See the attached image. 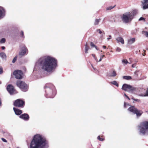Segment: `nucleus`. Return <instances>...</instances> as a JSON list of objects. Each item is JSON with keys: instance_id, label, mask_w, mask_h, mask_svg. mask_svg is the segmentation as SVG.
<instances>
[{"instance_id": "obj_1", "label": "nucleus", "mask_w": 148, "mask_h": 148, "mask_svg": "<svg viewBox=\"0 0 148 148\" xmlns=\"http://www.w3.org/2000/svg\"><path fill=\"white\" fill-rule=\"evenodd\" d=\"M57 65V60L55 58L51 56H46L38 60L33 71L38 72L42 71L51 73L56 69Z\"/></svg>"}, {"instance_id": "obj_2", "label": "nucleus", "mask_w": 148, "mask_h": 148, "mask_svg": "<svg viewBox=\"0 0 148 148\" xmlns=\"http://www.w3.org/2000/svg\"><path fill=\"white\" fill-rule=\"evenodd\" d=\"M49 143L42 135L37 134L34 135L30 145L29 148H48Z\"/></svg>"}, {"instance_id": "obj_3", "label": "nucleus", "mask_w": 148, "mask_h": 148, "mask_svg": "<svg viewBox=\"0 0 148 148\" xmlns=\"http://www.w3.org/2000/svg\"><path fill=\"white\" fill-rule=\"evenodd\" d=\"M139 134L144 135L148 134V122L145 121L141 123L138 127Z\"/></svg>"}, {"instance_id": "obj_4", "label": "nucleus", "mask_w": 148, "mask_h": 148, "mask_svg": "<svg viewBox=\"0 0 148 148\" xmlns=\"http://www.w3.org/2000/svg\"><path fill=\"white\" fill-rule=\"evenodd\" d=\"M46 95L48 96V97L53 98L56 94V90L54 87L52 86L51 88L48 85L45 86Z\"/></svg>"}, {"instance_id": "obj_5", "label": "nucleus", "mask_w": 148, "mask_h": 148, "mask_svg": "<svg viewBox=\"0 0 148 148\" xmlns=\"http://www.w3.org/2000/svg\"><path fill=\"white\" fill-rule=\"evenodd\" d=\"M121 18L122 21L125 23H127L132 20V16L130 12H127L123 14L121 16Z\"/></svg>"}, {"instance_id": "obj_6", "label": "nucleus", "mask_w": 148, "mask_h": 148, "mask_svg": "<svg viewBox=\"0 0 148 148\" xmlns=\"http://www.w3.org/2000/svg\"><path fill=\"white\" fill-rule=\"evenodd\" d=\"M16 84L17 86L22 91H26L27 90V85L24 82L19 80L16 82Z\"/></svg>"}, {"instance_id": "obj_7", "label": "nucleus", "mask_w": 148, "mask_h": 148, "mask_svg": "<svg viewBox=\"0 0 148 148\" xmlns=\"http://www.w3.org/2000/svg\"><path fill=\"white\" fill-rule=\"evenodd\" d=\"M128 110L134 114H136L137 116H140L143 113L142 111L138 110L134 106H131L129 107Z\"/></svg>"}, {"instance_id": "obj_8", "label": "nucleus", "mask_w": 148, "mask_h": 148, "mask_svg": "<svg viewBox=\"0 0 148 148\" xmlns=\"http://www.w3.org/2000/svg\"><path fill=\"white\" fill-rule=\"evenodd\" d=\"M122 89L125 91L132 92L136 91V88L125 84L123 85Z\"/></svg>"}, {"instance_id": "obj_9", "label": "nucleus", "mask_w": 148, "mask_h": 148, "mask_svg": "<svg viewBox=\"0 0 148 148\" xmlns=\"http://www.w3.org/2000/svg\"><path fill=\"white\" fill-rule=\"evenodd\" d=\"M28 53V50L27 48L25 46L22 47L19 53V56L20 57H22L27 55Z\"/></svg>"}, {"instance_id": "obj_10", "label": "nucleus", "mask_w": 148, "mask_h": 148, "mask_svg": "<svg viewBox=\"0 0 148 148\" xmlns=\"http://www.w3.org/2000/svg\"><path fill=\"white\" fill-rule=\"evenodd\" d=\"M13 75L17 79H21L22 78L23 73L20 70H17L14 71L13 72Z\"/></svg>"}, {"instance_id": "obj_11", "label": "nucleus", "mask_w": 148, "mask_h": 148, "mask_svg": "<svg viewBox=\"0 0 148 148\" xmlns=\"http://www.w3.org/2000/svg\"><path fill=\"white\" fill-rule=\"evenodd\" d=\"M24 103V102L23 101L20 99H18L15 101L14 105L16 107H21L23 105Z\"/></svg>"}, {"instance_id": "obj_12", "label": "nucleus", "mask_w": 148, "mask_h": 148, "mask_svg": "<svg viewBox=\"0 0 148 148\" xmlns=\"http://www.w3.org/2000/svg\"><path fill=\"white\" fill-rule=\"evenodd\" d=\"M7 89L8 91L11 95H12L16 93L15 91L14 87L12 85H8L7 86Z\"/></svg>"}, {"instance_id": "obj_13", "label": "nucleus", "mask_w": 148, "mask_h": 148, "mask_svg": "<svg viewBox=\"0 0 148 148\" xmlns=\"http://www.w3.org/2000/svg\"><path fill=\"white\" fill-rule=\"evenodd\" d=\"M5 13L6 11L4 8L0 6V19L5 16Z\"/></svg>"}, {"instance_id": "obj_14", "label": "nucleus", "mask_w": 148, "mask_h": 148, "mask_svg": "<svg viewBox=\"0 0 148 148\" xmlns=\"http://www.w3.org/2000/svg\"><path fill=\"white\" fill-rule=\"evenodd\" d=\"M141 2L143 10L148 9V0H143Z\"/></svg>"}, {"instance_id": "obj_15", "label": "nucleus", "mask_w": 148, "mask_h": 148, "mask_svg": "<svg viewBox=\"0 0 148 148\" xmlns=\"http://www.w3.org/2000/svg\"><path fill=\"white\" fill-rule=\"evenodd\" d=\"M19 117L25 121H28L29 119V116L27 114H21L19 116Z\"/></svg>"}, {"instance_id": "obj_16", "label": "nucleus", "mask_w": 148, "mask_h": 148, "mask_svg": "<svg viewBox=\"0 0 148 148\" xmlns=\"http://www.w3.org/2000/svg\"><path fill=\"white\" fill-rule=\"evenodd\" d=\"M116 40L118 43L121 42L122 44H124V40L123 38L121 37H118L116 38Z\"/></svg>"}, {"instance_id": "obj_17", "label": "nucleus", "mask_w": 148, "mask_h": 148, "mask_svg": "<svg viewBox=\"0 0 148 148\" xmlns=\"http://www.w3.org/2000/svg\"><path fill=\"white\" fill-rule=\"evenodd\" d=\"M13 110L15 114L16 115H20L22 112L21 110L15 108H13Z\"/></svg>"}, {"instance_id": "obj_18", "label": "nucleus", "mask_w": 148, "mask_h": 148, "mask_svg": "<svg viewBox=\"0 0 148 148\" xmlns=\"http://www.w3.org/2000/svg\"><path fill=\"white\" fill-rule=\"evenodd\" d=\"M135 41V38H131L128 39L127 44L129 45H131Z\"/></svg>"}, {"instance_id": "obj_19", "label": "nucleus", "mask_w": 148, "mask_h": 148, "mask_svg": "<svg viewBox=\"0 0 148 148\" xmlns=\"http://www.w3.org/2000/svg\"><path fill=\"white\" fill-rule=\"evenodd\" d=\"M0 57L2 58V59L5 60L6 59L7 57L6 54L3 52L0 53Z\"/></svg>"}, {"instance_id": "obj_20", "label": "nucleus", "mask_w": 148, "mask_h": 148, "mask_svg": "<svg viewBox=\"0 0 148 148\" xmlns=\"http://www.w3.org/2000/svg\"><path fill=\"white\" fill-rule=\"evenodd\" d=\"M97 31L98 32H99V33L100 34H101V36H100V38H102L103 36V35L105 34L104 32L103 31H101V30L100 29H98L97 30Z\"/></svg>"}, {"instance_id": "obj_21", "label": "nucleus", "mask_w": 148, "mask_h": 148, "mask_svg": "<svg viewBox=\"0 0 148 148\" xmlns=\"http://www.w3.org/2000/svg\"><path fill=\"white\" fill-rule=\"evenodd\" d=\"M138 11L137 10H133L132 12H130V13L132 14V18H133L134 16L135 15L137 14L138 13Z\"/></svg>"}, {"instance_id": "obj_22", "label": "nucleus", "mask_w": 148, "mask_h": 148, "mask_svg": "<svg viewBox=\"0 0 148 148\" xmlns=\"http://www.w3.org/2000/svg\"><path fill=\"white\" fill-rule=\"evenodd\" d=\"M116 75V72L113 71L110 74L109 76L110 77H114Z\"/></svg>"}, {"instance_id": "obj_23", "label": "nucleus", "mask_w": 148, "mask_h": 148, "mask_svg": "<svg viewBox=\"0 0 148 148\" xmlns=\"http://www.w3.org/2000/svg\"><path fill=\"white\" fill-rule=\"evenodd\" d=\"M89 47L88 46V45L87 44V43H86L85 45V53H88V50L89 49Z\"/></svg>"}, {"instance_id": "obj_24", "label": "nucleus", "mask_w": 148, "mask_h": 148, "mask_svg": "<svg viewBox=\"0 0 148 148\" xmlns=\"http://www.w3.org/2000/svg\"><path fill=\"white\" fill-rule=\"evenodd\" d=\"M123 78L127 80H130L132 78L130 76H124L123 77Z\"/></svg>"}, {"instance_id": "obj_25", "label": "nucleus", "mask_w": 148, "mask_h": 148, "mask_svg": "<svg viewBox=\"0 0 148 148\" xmlns=\"http://www.w3.org/2000/svg\"><path fill=\"white\" fill-rule=\"evenodd\" d=\"M111 83L112 84L115 85L117 87H118L119 86L118 84L117 83V82L116 81H114L112 82H111Z\"/></svg>"}, {"instance_id": "obj_26", "label": "nucleus", "mask_w": 148, "mask_h": 148, "mask_svg": "<svg viewBox=\"0 0 148 148\" xmlns=\"http://www.w3.org/2000/svg\"><path fill=\"white\" fill-rule=\"evenodd\" d=\"M5 42V39L4 38H3L0 40V42L1 43H4Z\"/></svg>"}, {"instance_id": "obj_27", "label": "nucleus", "mask_w": 148, "mask_h": 148, "mask_svg": "<svg viewBox=\"0 0 148 148\" xmlns=\"http://www.w3.org/2000/svg\"><path fill=\"white\" fill-rule=\"evenodd\" d=\"M100 20V19H96L95 21V22H94V25H98L99 22Z\"/></svg>"}, {"instance_id": "obj_28", "label": "nucleus", "mask_w": 148, "mask_h": 148, "mask_svg": "<svg viewBox=\"0 0 148 148\" xmlns=\"http://www.w3.org/2000/svg\"><path fill=\"white\" fill-rule=\"evenodd\" d=\"M130 105L128 103H126L125 102H124V108H127L128 107H129Z\"/></svg>"}, {"instance_id": "obj_29", "label": "nucleus", "mask_w": 148, "mask_h": 148, "mask_svg": "<svg viewBox=\"0 0 148 148\" xmlns=\"http://www.w3.org/2000/svg\"><path fill=\"white\" fill-rule=\"evenodd\" d=\"M143 34H144L146 37H148V32L143 31Z\"/></svg>"}, {"instance_id": "obj_30", "label": "nucleus", "mask_w": 148, "mask_h": 148, "mask_svg": "<svg viewBox=\"0 0 148 148\" xmlns=\"http://www.w3.org/2000/svg\"><path fill=\"white\" fill-rule=\"evenodd\" d=\"M122 62L123 63L125 64H127L129 63L127 60H122Z\"/></svg>"}, {"instance_id": "obj_31", "label": "nucleus", "mask_w": 148, "mask_h": 148, "mask_svg": "<svg viewBox=\"0 0 148 148\" xmlns=\"http://www.w3.org/2000/svg\"><path fill=\"white\" fill-rule=\"evenodd\" d=\"M132 99L135 101H137L138 102H140V99H135L134 98H132Z\"/></svg>"}, {"instance_id": "obj_32", "label": "nucleus", "mask_w": 148, "mask_h": 148, "mask_svg": "<svg viewBox=\"0 0 148 148\" xmlns=\"http://www.w3.org/2000/svg\"><path fill=\"white\" fill-rule=\"evenodd\" d=\"M17 58V56H15V57H14V58L13 60L12 61V63H14L16 61Z\"/></svg>"}, {"instance_id": "obj_33", "label": "nucleus", "mask_w": 148, "mask_h": 148, "mask_svg": "<svg viewBox=\"0 0 148 148\" xmlns=\"http://www.w3.org/2000/svg\"><path fill=\"white\" fill-rule=\"evenodd\" d=\"M114 6H113V7H112V6H111L110 7H108L107 8V10H110L111 9L113 8H114Z\"/></svg>"}, {"instance_id": "obj_34", "label": "nucleus", "mask_w": 148, "mask_h": 148, "mask_svg": "<svg viewBox=\"0 0 148 148\" xmlns=\"http://www.w3.org/2000/svg\"><path fill=\"white\" fill-rule=\"evenodd\" d=\"M116 51L119 52H120L121 51V49L119 47H117L116 48Z\"/></svg>"}, {"instance_id": "obj_35", "label": "nucleus", "mask_w": 148, "mask_h": 148, "mask_svg": "<svg viewBox=\"0 0 148 148\" xmlns=\"http://www.w3.org/2000/svg\"><path fill=\"white\" fill-rule=\"evenodd\" d=\"M97 139L101 141H102L104 140V139L102 138H101L99 136H98Z\"/></svg>"}, {"instance_id": "obj_36", "label": "nucleus", "mask_w": 148, "mask_h": 148, "mask_svg": "<svg viewBox=\"0 0 148 148\" xmlns=\"http://www.w3.org/2000/svg\"><path fill=\"white\" fill-rule=\"evenodd\" d=\"M105 56V55H103L102 56H101L100 57V59L98 61V62H100L101 61V60H102L103 57H104Z\"/></svg>"}, {"instance_id": "obj_37", "label": "nucleus", "mask_w": 148, "mask_h": 148, "mask_svg": "<svg viewBox=\"0 0 148 148\" xmlns=\"http://www.w3.org/2000/svg\"><path fill=\"white\" fill-rule=\"evenodd\" d=\"M92 56L94 57L95 59L96 60V61L97 62H98V61L96 57H95V55L94 54H92Z\"/></svg>"}, {"instance_id": "obj_38", "label": "nucleus", "mask_w": 148, "mask_h": 148, "mask_svg": "<svg viewBox=\"0 0 148 148\" xmlns=\"http://www.w3.org/2000/svg\"><path fill=\"white\" fill-rule=\"evenodd\" d=\"M90 45L92 47H95L96 46L94 45L93 43L92 42H91L90 43Z\"/></svg>"}, {"instance_id": "obj_39", "label": "nucleus", "mask_w": 148, "mask_h": 148, "mask_svg": "<svg viewBox=\"0 0 148 148\" xmlns=\"http://www.w3.org/2000/svg\"><path fill=\"white\" fill-rule=\"evenodd\" d=\"M139 21H142V20H143V21H145V18H143L142 17H140L139 19Z\"/></svg>"}, {"instance_id": "obj_40", "label": "nucleus", "mask_w": 148, "mask_h": 148, "mask_svg": "<svg viewBox=\"0 0 148 148\" xmlns=\"http://www.w3.org/2000/svg\"><path fill=\"white\" fill-rule=\"evenodd\" d=\"M3 73V69L1 67H0V74H1Z\"/></svg>"}, {"instance_id": "obj_41", "label": "nucleus", "mask_w": 148, "mask_h": 148, "mask_svg": "<svg viewBox=\"0 0 148 148\" xmlns=\"http://www.w3.org/2000/svg\"><path fill=\"white\" fill-rule=\"evenodd\" d=\"M1 139L4 142L6 143L7 142V140L4 138H2Z\"/></svg>"}, {"instance_id": "obj_42", "label": "nucleus", "mask_w": 148, "mask_h": 148, "mask_svg": "<svg viewBox=\"0 0 148 148\" xmlns=\"http://www.w3.org/2000/svg\"><path fill=\"white\" fill-rule=\"evenodd\" d=\"M143 89H145L144 88H142V89H140V93L138 94V95L140 94V93H143L144 92V91H143V90H142Z\"/></svg>"}, {"instance_id": "obj_43", "label": "nucleus", "mask_w": 148, "mask_h": 148, "mask_svg": "<svg viewBox=\"0 0 148 148\" xmlns=\"http://www.w3.org/2000/svg\"><path fill=\"white\" fill-rule=\"evenodd\" d=\"M124 96H125V97L127 98L129 100H130V98L127 95H126L125 94H124Z\"/></svg>"}, {"instance_id": "obj_44", "label": "nucleus", "mask_w": 148, "mask_h": 148, "mask_svg": "<svg viewBox=\"0 0 148 148\" xmlns=\"http://www.w3.org/2000/svg\"><path fill=\"white\" fill-rule=\"evenodd\" d=\"M21 36L23 37H24V35L23 34V31L21 32Z\"/></svg>"}, {"instance_id": "obj_45", "label": "nucleus", "mask_w": 148, "mask_h": 148, "mask_svg": "<svg viewBox=\"0 0 148 148\" xmlns=\"http://www.w3.org/2000/svg\"><path fill=\"white\" fill-rule=\"evenodd\" d=\"M109 38H107V40H108L111 38V35H110L109 36Z\"/></svg>"}, {"instance_id": "obj_46", "label": "nucleus", "mask_w": 148, "mask_h": 148, "mask_svg": "<svg viewBox=\"0 0 148 148\" xmlns=\"http://www.w3.org/2000/svg\"><path fill=\"white\" fill-rule=\"evenodd\" d=\"M1 48L2 49L4 50L5 48V47L4 46H3L1 47Z\"/></svg>"}, {"instance_id": "obj_47", "label": "nucleus", "mask_w": 148, "mask_h": 148, "mask_svg": "<svg viewBox=\"0 0 148 148\" xmlns=\"http://www.w3.org/2000/svg\"><path fill=\"white\" fill-rule=\"evenodd\" d=\"M103 47L104 49H106V46H103Z\"/></svg>"}, {"instance_id": "obj_48", "label": "nucleus", "mask_w": 148, "mask_h": 148, "mask_svg": "<svg viewBox=\"0 0 148 148\" xmlns=\"http://www.w3.org/2000/svg\"><path fill=\"white\" fill-rule=\"evenodd\" d=\"M95 47V48L96 49H97V50H98L99 49H98L97 47L96 46Z\"/></svg>"}, {"instance_id": "obj_49", "label": "nucleus", "mask_w": 148, "mask_h": 148, "mask_svg": "<svg viewBox=\"0 0 148 148\" xmlns=\"http://www.w3.org/2000/svg\"><path fill=\"white\" fill-rule=\"evenodd\" d=\"M1 100H0V106H1Z\"/></svg>"}, {"instance_id": "obj_50", "label": "nucleus", "mask_w": 148, "mask_h": 148, "mask_svg": "<svg viewBox=\"0 0 148 148\" xmlns=\"http://www.w3.org/2000/svg\"><path fill=\"white\" fill-rule=\"evenodd\" d=\"M132 67H134V65H132Z\"/></svg>"}, {"instance_id": "obj_51", "label": "nucleus", "mask_w": 148, "mask_h": 148, "mask_svg": "<svg viewBox=\"0 0 148 148\" xmlns=\"http://www.w3.org/2000/svg\"><path fill=\"white\" fill-rule=\"evenodd\" d=\"M1 84V82H0V84Z\"/></svg>"}, {"instance_id": "obj_52", "label": "nucleus", "mask_w": 148, "mask_h": 148, "mask_svg": "<svg viewBox=\"0 0 148 148\" xmlns=\"http://www.w3.org/2000/svg\"><path fill=\"white\" fill-rule=\"evenodd\" d=\"M145 54H144V55H143V56H145Z\"/></svg>"}, {"instance_id": "obj_53", "label": "nucleus", "mask_w": 148, "mask_h": 148, "mask_svg": "<svg viewBox=\"0 0 148 148\" xmlns=\"http://www.w3.org/2000/svg\"><path fill=\"white\" fill-rule=\"evenodd\" d=\"M92 66V67H93V69H94V68Z\"/></svg>"}, {"instance_id": "obj_54", "label": "nucleus", "mask_w": 148, "mask_h": 148, "mask_svg": "<svg viewBox=\"0 0 148 148\" xmlns=\"http://www.w3.org/2000/svg\"><path fill=\"white\" fill-rule=\"evenodd\" d=\"M9 148H11L10 147Z\"/></svg>"}]
</instances>
